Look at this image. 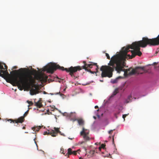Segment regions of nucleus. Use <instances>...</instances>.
Masks as SVG:
<instances>
[{"label": "nucleus", "mask_w": 159, "mask_h": 159, "mask_svg": "<svg viewBox=\"0 0 159 159\" xmlns=\"http://www.w3.org/2000/svg\"><path fill=\"white\" fill-rule=\"evenodd\" d=\"M131 46L132 44L126 47H123L120 53L116 54L111 57L108 64V66H101L100 70L102 71L101 76L102 77H111L112 72L115 70L119 73L121 71H125V73H126L124 68L126 65L125 62L126 59H132L134 57H132V54L131 55L127 54V52L130 51L129 49H131L130 47ZM106 55L107 59L109 60L110 59L108 53H106Z\"/></svg>", "instance_id": "nucleus-1"}, {"label": "nucleus", "mask_w": 159, "mask_h": 159, "mask_svg": "<svg viewBox=\"0 0 159 159\" xmlns=\"http://www.w3.org/2000/svg\"><path fill=\"white\" fill-rule=\"evenodd\" d=\"M25 117L24 116H22L19 117L18 119L13 120L12 119H10L8 120L6 119V121H10V123L13 122V123H22L25 120Z\"/></svg>", "instance_id": "nucleus-10"}, {"label": "nucleus", "mask_w": 159, "mask_h": 159, "mask_svg": "<svg viewBox=\"0 0 159 159\" xmlns=\"http://www.w3.org/2000/svg\"><path fill=\"white\" fill-rule=\"evenodd\" d=\"M19 71L18 75H20V76H22L23 77H25L26 75H29L32 77L31 79H29L27 78L26 80L27 81V84L25 86H24L22 85H20V90H22L23 89H29L30 88L31 86L33 85L32 87L34 88L35 89L32 88L30 90V94L33 95L38 93H39V91L37 89L38 88V86L34 84L35 83V80L34 79L33 76L31 75H34L37 74V71L36 70L33 69L32 70H30L26 68H21L18 70Z\"/></svg>", "instance_id": "nucleus-5"}, {"label": "nucleus", "mask_w": 159, "mask_h": 159, "mask_svg": "<svg viewBox=\"0 0 159 159\" xmlns=\"http://www.w3.org/2000/svg\"><path fill=\"white\" fill-rule=\"evenodd\" d=\"M22 129H25V126H23L22 128Z\"/></svg>", "instance_id": "nucleus-32"}, {"label": "nucleus", "mask_w": 159, "mask_h": 159, "mask_svg": "<svg viewBox=\"0 0 159 159\" xmlns=\"http://www.w3.org/2000/svg\"><path fill=\"white\" fill-rule=\"evenodd\" d=\"M29 108L28 110L26 111L24 114L23 116H24V117H25L28 114L29 111Z\"/></svg>", "instance_id": "nucleus-18"}, {"label": "nucleus", "mask_w": 159, "mask_h": 159, "mask_svg": "<svg viewBox=\"0 0 159 159\" xmlns=\"http://www.w3.org/2000/svg\"><path fill=\"white\" fill-rule=\"evenodd\" d=\"M153 64H154V65H157V63H156V62H154V63H153Z\"/></svg>", "instance_id": "nucleus-34"}, {"label": "nucleus", "mask_w": 159, "mask_h": 159, "mask_svg": "<svg viewBox=\"0 0 159 159\" xmlns=\"http://www.w3.org/2000/svg\"><path fill=\"white\" fill-rule=\"evenodd\" d=\"M41 128V126H37L36 127H34L32 128V129L34 131H38Z\"/></svg>", "instance_id": "nucleus-15"}, {"label": "nucleus", "mask_w": 159, "mask_h": 159, "mask_svg": "<svg viewBox=\"0 0 159 159\" xmlns=\"http://www.w3.org/2000/svg\"><path fill=\"white\" fill-rule=\"evenodd\" d=\"M84 142H81V144H82L83 143H84Z\"/></svg>", "instance_id": "nucleus-35"}, {"label": "nucleus", "mask_w": 159, "mask_h": 159, "mask_svg": "<svg viewBox=\"0 0 159 159\" xmlns=\"http://www.w3.org/2000/svg\"><path fill=\"white\" fill-rule=\"evenodd\" d=\"M98 106H96L95 107V108H98Z\"/></svg>", "instance_id": "nucleus-31"}, {"label": "nucleus", "mask_w": 159, "mask_h": 159, "mask_svg": "<svg viewBox=\"0 0 159 159\" xmlns=\"http://www.w3.org/2000/svg\"><path fill=\"white\" fill-rule=\"evenodd\" d=\"M132 98L131 96H128V98L126 100V103H128L129 102H131V98Z\"/></svg>", "instance_id": "nucleus-16"}, {"label": "nucleus", "mask_w": 159, "mask_h": 159, "mask_svg": "<svg viewBox=\"0 0 159 159\" xmlns=\"http://www.w3.org/2000/svg\"><path fill=\"white\" fill-rule=\"evenodd\" d=\"M84 65L82 66H78L73 67L72 66L67 68H64V67L58 65H57L55 63H51L48 65L45 66L44 67V70H46L49 73H53L54 71L57 69H58L62 70H65L67 72L69 73V74L71 75L72 77H75L74 73L78 71H80L82 69H85L86 71L90 72L91 73H94L95 72L92 71L90 69L92 67V66L94 65L96 66V68L97 70L98 69V66L97 63H93V64H88L86 63L85 61H83Z\"/></svg>", "instance_id": "nucleus-2"}, {"label": "nucleus", "mask_w": 159, "mask_h": 159, "mask_svg": "<svg viewBox=\"0 0 159 159\" xmlns=\"http://www.w3.org/2000/svg\"><path fill=\"white\" fill-rule=\"evenodd\" d=\"M113 132V130H110L109 132H108V133L109 134H111Z\"/></svg>", "instance_id": "nucleus-25"}, {"label": "nucleus", "mask_w": 159, "mask_h": 159, "mask_svg": "<svg viewBox=\"0 0 159 159\" xmlns=\"http://www.w3.org/2000/svg\"><path fill=\"white\" fill-rule=\"evenodd\" d=\"M79 151H80V149L78 150V151H72L71 148H69L68 149V154L69 155L73 154L75 155H76L77 152Z\"/></svg>", "instance_id": "nucleus-11"}, {"label": "nucleus", "mask_w": 159, "mask_h": 159, "mask_svg": "<svg viewBox=\"0 0 159 159\" xmlns=\"http://www.w3.org/2000/svg\"><path fill=\"white\" fill-rule=\"evenodd\" d=\"M79 124L80 125H83L84 124V121L82 119H80L77 120Z\"/></svg>", "instance_id": "nucleus-14"}, {"label": "nucleus", "mask_w": 159, "mask_h": 159, "mask_svg": "<svg viewBox=\"0 0 159 159\" xmlns=\"http://www.w3.org/2000/svg\"><path fill=\"white\" fill-rule=\"evenodd\" d=\"M17 67L16 66H14L13 67V69H17Z\"/></svg>", "instance_id": "nucleus-28"}, {"label": "nucleus", "mask_w": 159, "mask_h": 159, "mask_svg": "<svg viewBox=\"0 0 159 159\" xmlns=\"http://www.w3.org/2000/svg\"><path fill=\"white\" fill-rule=\"evenodd\" d=\"M34 141H35V143L37 145V144H36V141H35V140H34Z\"/></svg>", "instance_id": "nucleus-39"}, {"label": "nucleus", "mask_w": 159, "mask_h": 159, "mask_svg": "<svg viewBox=\"0 0 159 159\" xmlns=\"http://www.w3.org/2000/svg\"><path fill=\"white\" fill-rule=\"evenodd\" d=\"M47 112H48V114H50L51 113L48 110H47Z\"/></svg>", "instance_id": "nucleus-26"}, {"label": "nucleus", "mask_w": 159, "mask_h": 159, "mask_svg": "<svg viewBox=\"0 0 159 159\" xmlns=\"http://www.w3.org/2000/svg\"><path fill=\"white\" fill-rule=\"evenodd\" d=\"M112 142H113V143H114V136L113 137V138H112Z\"/></svg>", "instance_id": "nucleus-29"}, {"label": "nucleus", "mask_w": 159, "mask_h": 159, "mask_svg": "<svg viewBox=\"0 0 159 159\" xmlns=\"http://www.w3.org/2000/svg\"><path fill=\"white\" fill-rule=\"evenodd\" d=\"M102 148L100 146V147H99V149L100 151H101V149H102Z\"/></svg>", "instance_id": "nucleus-30"}, {"label": "nucleus", "mask_w": 159, "mask_h": 159, "mask_svg": "<svg viewBox=\"0 0 159 159\" xmlns=\"http://www.w3.org/2000/svg\"><path fill=\"white\" fill-rule=\"evenodd\" d=\"M2 73H0V76H1L2 78H4L5 79V78L4 77V75H3V73L2 74Z\"/></svg>", "instance_id": "nucleus-22"}, {"label": "nucleus", "mask_w": 159, "mask_h": 159, "mask_svg": "<svg viewBox=\"0 0 159 159\" xmlns=\"http://www.w3.org/2000/svg\"><path fill=\"white\" fill-rule=\"evenodd\" d=\"M59 128H57L54 127V130H51L50 131L48 130V132L45 131L44 132L43 134L44 135H50L52 137H56L58 133H60L61 132L59 130Z\"/></svg>", "instance_id": "nucleus-7"}, {"label": "nucleus", "mask_w": 159, "mask_h": 159, "mask_svg": "<svg viewBox=\"0 0 159 159\" xmlns=\"http://www.w3.org/2000/svg\"><path fill=\"white\" fill-rule=\"evenodd\" d=\"M0 69H7V66L4 63L0 62Z\"/></svg>", "instance_id": "nucleus-13"}, {"label": "nucleus", "mask_w": 159, "mask_h": 159, "mask_svg": "<svg viewBox=\"0 0 159 159\" xmlns=\"http://www.w3.org/2000/svg\"><path fill=\"white\" fill-rule=\"evenodd\" d=\"M25 133H27L28 132H25Z\"/></svg>", "instance_id": "nucleus-40"}, {"label": "nucleus", "mask_w": 159, "mask_h": 159, "mask_svg": "<svg viewBox=\"0 0 159 159\" xmlns=\"http://www.w3.org/2000/svg\"><path fill=\"white\" fill-rule=\"evenodd\" d=\"M118 89H116L115 90H114V92H113V93L112 94L113 95H116L118 93Z\"/></svg>", "instance_id": "nucleus-17"}, {"label": "nucleus", "mask_w": 159, "mask_h": 159, "mask_svg": "<svg viewBox=\"0 0 159 159\" xmlns=\"http://www.w3.org/2000/svg\"><path fill=\"white\" fill-rule=\"evenodd\" d=\"M64 151L63 148H61L60 152L61 153H62V154H64L65 153H64Z\"/></svg>", "instance_id": "nucleus-21"}, {"label": "nucleus", "mask_w": 159, "mask_h": 159, "mask_svg": "<svg viewBox=\"0 0 159 159\" xmlns=\"http://www.w3.org/2000/svg\"><path fill=\"white\" fill-rule=\"evenodd\" d=\"M100 81H101V82H103V80H100Z\"/></svg>", "instance_id": "nucleus-38"}, {"label": "nucleus", "mask_w": 159, "mask_h": 159, "mask_svg": "<svg viewBox=\"0 0 159 159\" xmlns=\"http://www.w3.org/2000/svg\"><path fill=\"white\" fill-rule=\"evenodd\" d=\"M29 106H30V105H28V107H29Z\"/></svg>", "instance_id": "nucleus-43"}, {"label": "nucleus", "mask_w": 159, "mask_h": 159, "mask_svg": "<svg viewBox=\"0 0 159 159\" xmlns=\"http://www.w3.org/2000/svg\"><path fill=\"white\" fill-rule=\"evenodd\" d=\"M159 44V34L155 38L149 39L147 37H143L142 40L135 42L132 44L130 47L131 52L132 53V57H134L136 55L140 56L142 53L140 51V47L145 48L147 45L149 46H156Z\"/></svg>", "instance_id": "nucleus-4"}, {"label": "nucleus", "mask_w": 159, "mask_h": 159, "mask_svg": "<svg viewBox=\"0 0 159 159\" xmlns=\"http://www.w3.org/2000/svg\"><path fill=\"white\" fill-rule=\"evenodd\" d=\"M42 151V152H43V153H44V152L43 151Z\"/></svg>", "instance_id": "nucleus-41"}, {"label": "nucleus", "mask_w": 159, "mask_h": 159, "mask_svg": "<svg viewBox=\"0 0 159 159\" xmlns=\"http://www.w3.org/2000/svg\"><path fill=\"white\" fill-rule=\"evenodd\" d=\"M48 78V77L44 74H38L35 76L36 79L41 82H45Z\"/></svg>", "instance_id": "nucleus-9"}, {"label": "nucleus", "mask_w": 159, "mask_h": 159, "mask_svg": "<svg viewBox=\"0 0 159 159\" xmlns=\"http://www.w3.org/2000/svg\"><path fill=\"white\" fill-rule=\"evenodd\" d=\"M97 111H99V109L97 110Z\"/></svg>", "instance_id": "nucleus-42"}, {"label": "nucleus", "mask_w": 159, "mask_h": 159, "mask_svg": "<svg viewBox=\"0 0 159 159\" xmlns=\"http://www.w3.org/2000/svg\"><path fill=\"white\" fill-rule=\"evenodd\" d=\"M50 94H51V95H53L54 94H53V93H50Z\"/></svg>", "instance_id": "nucleus-36"}, {"label": "nucleus", "mask_w": 159, "mask_h": 159, "mask_svg": "<svg viewBox=\"0 0 159 159\" xmlns=\"http://www.w3.org/2000/svg\"><path fill=\"white\" fill-rule=\"evenodd\" d=\"M79 159H83L82 158H81V157H80L79 158Z\"/></svg>", "instance_id": "nucleus-37"}, {"label": "nucleus", "mask_w": 159, "mask_h": 159, "mask_svg": "<svg viewBox=\"0 0 159 159\" xmlns=\"http://www.w3.org/2000/svg\"><path fill=\"white\" fill-rule=\"evenodd\" d=\"M145 67L144 66H137L135 67L134 69H132L131 68L128 69V70H126L125 69V71L126 73L124 74H125L127 72V71H130L129 74L130 75H133L135 74H142L143 72H142L141 70L143 71L144 70Z\"/></svg>", "instance_id": "nucleus-6"}, {"label": "nucleus", "mask_w": 159, "mask_h": 159, "mask_svg": "<svg viewBox=\"0 0 159 159\" xmlns=\"http://www.w3.org/2000/svg\"><path fill=\"white\" fill-rule=\"evenodd\" d=\"M27 102L30 105H33V103L32 101H27Z\"/></svg>", "instance_id": "nucleus-20"}, {"label": "nucleus", "mask_w": 159, "mask_h": 159, "mask_svg": "<svg viewBox=\"0 0 159 159\" xmlns=\"http://www.w3.org/2000/svg\"><path fill=\"white\" fill-rule=\"evenodd\" d=\"M60 94V95H62V94L61 93L59 92L58 93H55V94Z\"/></svg>", "instance_id": "nucleus-27"}, {"label": "nucleus", "mask_w": 159, "mask_h": 159, "mask_svg": "<svg viewBox=\"0 0 159 159\" xmlns=\"http://www.w3.org/2000/svg\"><path fill=\"white\" fill-rule=\"evenodd\" d=\"M118 80V78H117L116 79L112 81V83L114 84L117 83V82Z\"/></svg>", "instance_id": "nucleus-19"}, {"label": "nucleus", "mask_w": 159, "mask_h": 159, "mask_svg": "<svg viewBox=\"0 0 159 159\" xmlns=\"http://www.w3.org/2000/svg\"><path fill=\"white\" fill-rule=\"evenodd\" d=\"M34 105L39 108H41L43 106L42 102L40 100H39L37 102H35Z\"/></svg>", "instance_id": "nucleus-12"}, {"label": "nucleus", "mask_w": 159, "mask_h": 159, "mask_svg": "<svg viewBox=\"0 0 159 159\" xmlns=\"http://www.w3.org/2000/svg\"><path fill=\"white\" fill-rule=\"evenodd\" d=\"M89 131L83 127L82 131L80 132V136H82L85 141L89 140L90 138L89 136Z\"/></svg>", "instance_id": "nucleus-8"}, {"label": "nucleus", "mask_w": 159, "mask_h": 159, "mask_svg": "<svg viewBox=\"0 0 159 159\" xmlns=\"http://www.w3.org/2000/svg\"><path fill=\"white\" fill-rule=\"evenodd\" d=\"M128 115L127 114H124L122 116V117L124 119V120H125V118L126 117V116Z\"/></svg>", "instance_id": "nucleus-23"}, {"label": "nucleus", "mask_w": 159, "mask_h": 159, "mask_svg": "<svg viewBox=\"0 0 159 159\" xmlns=\"http://www.w3.org/2000/svg\"><path fill=\"white\" fill-rule=\"evenodd\" d=\"M93 117L95 119H96V117L95 116H94Z\"/></svg>", "instance_id": "nucleus-33"}, {"label": "nucleus", "mask_w": 159, "mask_h": 159, "mask_svg": "<svg viewBox=\"0 0 159 159\" xmlns=\"http://www.w3.org/2000/svg\"><path fill=\"white\" fill-rule=\"evenodd\" d=\"M105 146V145L104 144H101V146H100L102 148L104 149Z\"/></svg>", "instance_id": "nucleus-24"}, {"label": "nucleus", "mask_w": 159, "mask_h": 159, "mask_svg": "<svg viewBox=\"0 0 159 159\" xmlns=\"http://www.w3.org/2000/svg\"><path fill=\"white\" fill-rule=\"evenodd\" d=\"M5 69V70H0V72L3 73L6 81L13 86L17 85L19 87H20V85L25 86L28 83L26 80L27 78H28L29 79H30L32 78V77L29 75H26L24 77L20 76V75L16 76V74H17L18 75L19 73V71L18 70H14L11 71V74H10L8 73L7 69Z\"/></svg>", "instance_id": "nucleus-3"}]
</instances>
